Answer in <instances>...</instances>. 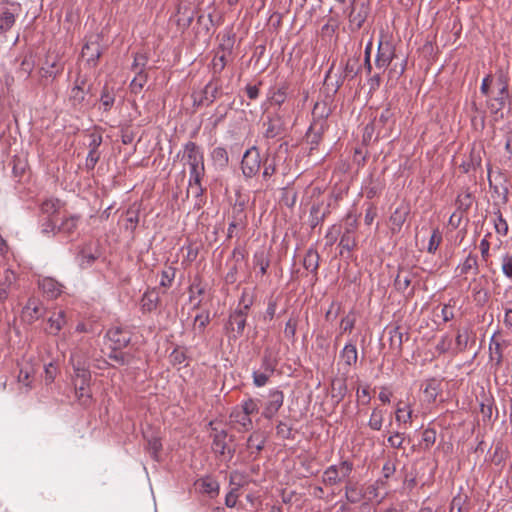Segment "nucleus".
Segmentation results:
<instances>
[{
  "instance_id": "1",
  "label": "nucleus",
  "mask_w": 512,
  "mask_h": 512,
  "mask_svg": "<svg viewBox=\"0 0 512 512\" xmlns=\"http://www.w3.org/2000/svg\"><path fill=\"white\" fill-rule=\"evenodd\" d=\"M353 463L342 461L339 464L331 465L323 473L322 481L327 486H334L343 480H347L352 473Z\"/></svg>"
},
{
  "instance_id": "2",
  "label": "nucleus",
  "mask_w": 512,
  "mask_h": 512,
  "mask_svg": "<svg viewBox=\"0 0 512 512\" xmlns=\"http://www.w3.org/2000/svg\"><path fill=\"white\" fill-rule=\"evenodd\" d=\"M183 160L189 166V174L205 173L203 152L196 143L189 141L184 145Z\"/></svg>"
},
{
  "instance_id": "3",
  "label": "nucleus",
  "mask_w": 512,
  "mask_h": 512,
  "mask_svg": "<svg viewBox=\"0 0 512 512\" xmlns=\"http://www.w3.org/2000/svg\"><path fill=\"white\" fill-rule=\"evenodd\" d=\"M358 228V217L349 212L345 218L344 231L341 235L339 246L342 250L352 251L356 245L355 233Z\"/></svg>"
},
{
  "instance_id": "4",
  "label": "nucleus",
  "mask_w": 512,
  "mask_h": 512,
  "mask_svg": "<svg viewBox=\"0 0 512 512\" xmlns=\"http://www.w3.org/2000/svg\"><path fill=\"white\" fill-rule=\"evenodd\" d=\"M252 305V301L248 300L245 307L237 308L229 317L226 329L232 333L234 339L242 336L245 326L248 311Z\"/></svg>"
},
{
  "instance_id": "5",
  "label": "nucleus",
  "mask_w": 512,
  "mask_h": 512,
  "mask_svg": "<svg viewBox=\"0 0 512 512\" xmlns=\"http://www.w3.org/2000/svg\"><path fill=\"white\" fill-rule=\"evenodd\" d=\"M91 374H77L73 377L76 397L81 405L87 406L92 402L90 389Z\"/></svg>"
},
{
  "instance_id": "6",
  "label": "nucleus",
  "mask_w": 512,
  "mask_h": 512,
  "mask_svg": "<svg viewBox=\"0 0 512 512\" xmlns=\"http://www.w3.org/2000/svg\"><path fill=\"white\" fill-rule=\"evenodd\" d=\"M261 157L256 147L248 149L242 158L241 169L245 177L251 178L258 174L261 167Z\"/></svg>"
},
{
  "instance_id": "7",
  "label": "nucleus",
  "mask_w": 512,
  "mask_h": 512,
  "mask_svg": "<svg viewBox=\"0 0 512 512\" xmlns=\"http://www.w3.org/2000/svg\"><path fill=\"white\" fill-rule=\"evenodd\" d=\"M284 403V394L279 389H271L265 403L262 415L266 419H272Z\"/></svg>"
},
{
  "instance_id": "8",
  "label": "nucleus",
  "mask_w": 512,
  "mask_h": 512,
  "mask_svg": "<svg viewBox=\"0 0 512 512\" xmlns=\"http://www.w3.org/2000/svg\"><path fill=\"white\" fill-rule=\"evenodd\" d=\"M499 91L497 96L488 100V108L491 113L498 114L505 107L508 99V85L503 76L499 77Z\"/></svg>"
},
{
  "instance_id": "9",
  "label": "nucleus",
  "mask_w": 512,
  "mask_h": 512,
  "mask_svg": "<svg viewBox=\"0 0 512 512\" xmlns=\"http://www.w3.org/2000/svg\"><path fill=\"white\" fill-rule=\"evenodd\" d=\"M220 91V79L218 76H213L212 79L205 85L198 105H210L219 97Z\"/></svg>"
},
{
  "instance_id": "10",
  "label": "nucleus",
  "mask_w": 512,
  "mask_h": 512,
  "mask_svg": "<svg viewBox=\"0 0 512 512\" xmlns=\"http://www.w3.org/2000/svg\"><path fill=\"white\" fill-rule=\"evenodd\" d=\"M43 312L41 301L38 298L30 297L23 307L22 318L28 323H33L43 315Z\"/></svg>"
},
{
  "instance_id": "11",
  "label": "nucleus",
  "mask_w": 512,
  "mask_h": 512,
  "mask_svg": "<svg viewBox=\"0 0 512 512\" xmlns=\"http://www.w3.org/2000/svg\"><path fill=\"white\" fill-rule=\"evenodd\" d=\"M107 337L113 343V350H121L126 347L131 340L130 333L120 327H113L109 329Z\"/></svg>"
},
{
  "instance_id": "12",
  "label": "nucleus",
  "mask_w": 512,
  "mask_h": 512,
  "mask_svg": "<svg viewBox=\"0 0 512 512\" xmlns=\"http://www.w3.org/2000/svg\"><path fill=\"white\" fill-rule=\"evenodd\" d=\"M395 58V50L389 43L383 44L382 42L378 45V51L375 59L377 68H387L392 60Z\"/></svg>"
},
{
  "instance_id": "13",
  "label": "nucleus",
  "mask_w": 512,
  "mask_h": 512,
  "mask_svg": "<svg viewBox=\"0 0 512 512\" xmlns=\"http://www.w3.org/2000/svg\"><path fill=\"white\" fill-rule=\"evenodd\" d=\"M81 54L82 57L86 59L88 64L95 66L102 54V49L98 41V37H96L95 40H89L83 46Z\"/></svg>"
},
{
  "instance_id": "14",
  "label": "nucleus",
  "mask_w": 512,
  "mask_h": 512,
  "mask_svg": "<svg viewBox=\"0 0 512 512\" xmlns=\"http://www.w3.org/2000/svg\"><path fill=\"white\" fill-rule=\"evenodd\" d=\"M340 364L344 366L346 372H349L350 368L357 363L358 351L354 343H347L340 351Z\"/></svg>"
},
{
  "instance_id": "15",
  "label": "nucleus",
  "mask_w": 512,
  "mask_h": 512,
  "mask_svg": "<svg viewBox=\"0 0 512 512\" xmlns=\"http://www.w3.org/2000/svg\"><path fill=\"white\" fill-rule=\"evenodd\" d=\"M16 281V274L10 269L0 271V303H4L10 293L11 286Z\"/></svg>"
},
{
  "instance_id": "16",
  "label": "nucleus",
  "mask_w": 512,
  "mask_h": 512,
  "mask_svg": "<svg viewBox=\"0 0 512 512\" xmlns=\"http://www.w3.org/2000/svg\"><path fill=\"white\" fill-rule=\"evenodd\" d=\"M160 301L159 293L155 288L148 289L141 297L140 309L143 313L154 311Z\"/></svg>"
},
{
  "instance_id": "17",
  "label": "nucleus",
  "mask_w": 512,
  "mask_h": 512,
  "mask_svg": "<svg viewBox=\"0 0 512 512\" xmlns=\"http://www.w3.org/2000/svg\"><path fill=\"white\" fill-rule=\"evenodd\" d=\"M47 322L48 327L45 328L46 333L53 336L58 335L67 323L66 314L62 310L53 312Z\"/></svg>"
},
{
  "instance_id": "18",
  "label": "nucleus",
  "mask_w": 512,
  "mask_h": 512,
  "mask_svg": "<svg viewBox=\"0 0 512 512\" xmlns=\"http://www.w3.org/2000/svg\"><path fill=\"white\" fill-rule=\"evenodd\" d=\"M80 217L77 215L64 216L57 226V233L65 236H73L76 234Z\"/></svg>"
},
{
  "instance_id": "19",
  "label": "nucleus",
  "mask_w": 512,
  "mask_h": 512,
  "mask_svg": "<svg viewBox=\"0 0 512 512\" xmlns=\"http://www.w3.org/2000/svg\"><path fill=\"white\" fill-rule=\"evenodd\" d=\"M39 288L50 299L57 298L62 293V284L53 278L45 277L39 281Z\"/></svg>"
},
{
  "instance_id": "20",
  "label": "nucleus",
  "mask_w": 512,
  "mask_h": 512,
  "mask_svg": "<svg viewBox=\"0 0 512 512\" xmlns=\"http://www.w3.org/2000/svg\"><path fill=\"white\" fill-rule=\"evenodd\" d=\"M247 217L242 208L234 209L232 221L229 223L227 237L232 238L237 235V229L243 230L246 227Z\"/></svg>"
},
{
  "instance_id": "21",
  "label": "nucleus",
  "mask_w": 512,
  "mask_h": 512,
  "mask_svg": "<svg viewBox=\"0 0 512 512\" xmlns=\"http://www.w3.org/2000/svg\"><path fill=\"white\" fill-rule=\"evenodd\" d=\"M14 11L4 3L0 4V34L9 31L15 23Z\"/></svg>"
},
{
  "instance_id": "22",
  "label": "nucleus",
  "mask_w": 512,
  "mask_h": 512,
  "mask_svg": "<svg viewBox=\"0 0 512 512\" xmlns=\"http://www.w3.org/2000/svg\"><path fill=\"white\" fill-rule=\"evenodd\" d=\"M212 449L216 454L225 455L226 451L232 457L233 451H231L226 442L227 432L225 430L218 431L214 429Z\"/></svg>"
},
{
  "instance_id": "23",
  "label": "nucleus",
  "mask_w": 512,
  "mask_h": 512,
  "mask_svg": "<svg viewBox=\"0 0 512 512\" xmlns=\"http://www.w3.org/2000/svg\"><path fill=\"white\" fill-rule=\"evenodd\" d=\"M509 344L506 341H499L492 336L489 344V358L495 361V366L499 367L503 361V346L507 347Z\"/></svg>"
},
{
  "instance_id": "24",
  "label": "nucleus",
  "mask_w": 512,
  "mask_h": 512,
  "mask_svg": "<svg viewBox=\"0 0 512 512\" xmlns=\"http://www.w3.org/2000/svg\"><path fill=\"white\" fill-rule=\"evenodd\" d=\"M325 130L324 122H312L308 132L306 134V138L308 143L311 145V149H314L321 141L322 134Z\"/></svg>"
},
{
  "instance_id": "25",
  "label": "nucleus",
  "mask_w": 512,
  "mask_h": 512,
  "mask_svg": "<svg viewBox=\"0 0 512 512\" xmlns=\"http://www.w3.org/2000/svg\"><path fill=\"white\" fill-rule=\"evenodd\" d=\"M264 126H266L264 132L266 138H275L283 132V121L279 116L269 117Z\"/></svg>"
},
{
  "instance_id": "26",
  "label": "nucleus",
  "mask_w": 512,
  "mask_h": 512,
  "mask_svg": "<svg viewBox=\"0 0 512 512\" xmlns=\"http://www.w3.org/2000/svg\"><path fill=\"white\" fill-rule=\"evenodd\" d=\"M277 365V353L271 348H266L263 353L260 370L273 374L276 370Z\"/></svg>"
},
{
  "instance_id": "27",
  "label": "nucleus",
  "mask_w": 512,
  "mask_h": 512,
  "mask_svg": "<svg viewBox=\"0 0 512 512\" xmlns=\"http://www.w3.org/2000/svg\"><path fill=\"white\" fill-rule=\"evenodd\" d=\"M70 363L73 366L74 375L90 373L87 360L79 351L71 353Z\"/></svg>"
},
{
  "instance_id": "28",
  "label": "nucleus",
  "mask_w": 512,
  "mask_h": 512,
  "mask_svg": "<svg viewBox=\"0 0 512 512\" xmlns=\"http://www.w3.org/2000/svg\"><path fill=\"white\" fill-rule=\"evenodd\" d=\"M253 265L255 268H259L261 275H265L267 273V269L270 265V259L265 248H261L254 253Z\"/></svg>"
},
{
  "instance_id": "29",
  "label": "nucleus",
  "mask_w": 512,
  "mask_h": 512,
  "mask_svg": "<svg viewBox=\"0 0 512 512\" xmlns=\"http://www.w3.org/2000/svg\"><path fill=\"white\" fill-rule=\"evenodd\" d=\"M319 260L320 256L318 252L313 248H309L304 256L303 266L306 270L310 271L311 273L317 274Z\"/></svg>"
},
{
  "instance_id": "30",
  "label": "nucleus",
  "mask_w": 512,
  "mask_h": 512,
  "mask_svg": "<svg viewBox=\"0 0 512 512\" xmlns=\"http://www.w3.org/2000/svg\"><path fill=\"white\" fill-rule=\"evenodd\" d=\"M423 392L428 402H434L441 392V381L435 378L427 380Z\"/></svg>"
},
{
  "instance_id": "31",
  "label": "nucleus",
  "mask_w": 512,
  "mask_h": 512,
  "mask_svg": "<svg viewBox=\"0 0 512 512\" xmlns=\"http://www.w3.org/2000/svg\"><path fill=\"white\" fill-rule=\"evenodd\" d=\"M459 271V275H466L470 271H473L475 275L479 273V266L477 256L473 254H469L466 259L461 263L457 269Z\"/></svg>"
},
{
  "instance_id": "32",
  "label": "nucleus",
  "mask_w": 512,
  "mask_h": 512,
  "mask_svg": "<svg viewBox=\"0 0 512 512\" xmlns=\"http://www.w3.org/2000/svg\"><path fill=\"white\" fill-rule=\"evenodd\" d=\"M345 497L349 503L355 504L363 498V493L357 483L348 479L345 485Z\"/></svg>"
},
{
  "instance_id": "33",
  "label": "nucleus",
  "mask_w": 512,
  "mask_h": 512,
  "mask_svg": "<svg viewBox=\"0 0 512 512\" xmlns=\"http://www.w3.org/2000/svg\"><path fill=\"white\" fill-rule=\"evenodd\" d=\"M409 213V210L406 206L401 205L395 209V211L390 216V222L392 224V230H400L404 222L406 221V217Z\"/></svg>"
},
{
  "instance_id": "34",
  "label": "nucleus",
  "mask_w": 512,
  "mask_h": 512,
  "mask_svg": "<svg viewBox=\"0 0 512 512\" xmlns=\"http://www.w3.org/2000/svg\"><path fill=\"white\" fill-rule=\"evenodd\" d=\"M287 89H288V86L285 83H283L279 86L272 87L268 93L269 100L273 104L281 105L286 100Z\"/></svg>"
},
{
  "instance_id": "35",
  "label": "nucleus",
  "mask_w": 512,
  "mask_h": 512,
  "mask_svg": "<svg viewBox=\"0 0 512 512\" xmlns=\"http://www.w3.org/2000/svg\"><path fill=\"white\" fill-rule=\"evenodd\" d=\"M47 67H42L40 70L42 77H57L60 75L64 69L63 64H61L57 57H55L51 62L47 60Z\"/></svg>"
},
{
  "instance_id": "36",
  "label": "nucleus",
  "mask_w": 512,
  "mask_h": 512,
  "mask_svg": "<svg viewBox=\"0 0 512 512\" xmlns=\"http://www.w3.org/2000/svg\"><path fill=\"white\" fill-rule=\"evenodd\" d=\"M194 19V11L188 7H179L178 8V18L177 25L185 30L187 29Z\"/></svg>"
},
{
  "instance_id": "37",
  "label": "nucleus",
  "mask_w": 512,
  "mask_h": 512,
  "mask_svg": "<svg viewBox=\"0 0 512 512\" xmlns=\"http://www.w3.org/2000/svg\"><path fill=\"white\" fill-rule=\"evenodd\" d=\"M211 158L214 165H216L220 169H224L228 166L229 156L227 150L224 147L214 148L211 153Z\"/></svg>"
},
{
  "instance_id": "38",
  "label": "nucleus",
  "mask_w": 512,
  "mask_h": 512,
  "mask_svg": "<svg viewBox=\"0 0 512 512\" xmlns=\"http://www.w3.org/2000/svg\"><path fill=\"white\" fill-rule=\"evenodd\" d=\"M413 411L410 405H403V402H399L395 411V419L399 423H411Z\"/></svg>"
},
{
  "instance_id": "39",
  "label": "nucleus",
  "mask_w": 512,
  "mask_h": 512,
  "mask_svg": "<svg viewBox=\"0 0 512 512\" xmlns=\"http://www.w3.org/2000/svg\"><path fill=\"white\" fill-rule=\"evenodd\" d=\"M277 170V161L276 156H267L263 161V172H262V178L265 181H268Z\"/></svg>"
},
{
  "instance_id": "40",
  "label": "nucleus",
  "mask_w": 512,
  "mask_h": 512,
  "mask_svg": "<svg viewBox=\"0 0 512 512\" xmlns=\"http://www.w3.org/2000/svg\"><path fill=\"white\" fill-rule=\"evenodd\" d=\"M148 81V75L146 72L137 71L135 73V77L132 79L130 83V91L134 94H138L142 91L143 87Z\"/></svg>"
},
{
  "instance_id": "41",
  "label": "nucleus",
  "mask_w": 512,
  "mask_h": 512,
  "mask_svg": "<svg viewBox=\"0 0 512 512\" xmlns=\"http://www.w3.org/2000/svg\"><path fill=\"white\" fill-rule=\"evenodd\" d=\"M346 391L347 385L345 380L335 379L332 381L331 395L332 398H335L337 400V402H340L345 397Z\"/></svg>"
},
{
  "instance_id": "42",
  "label": "nucleus",
  "mask_w": 512,
  "mask_h": 512,
  "mask_svg": "<svg viewBox=\"0 0 512 512\" xmlns=\"http://www.w3.org/2000/svg\"><path fill=\"white\" fill-rule=\"evenodd\" d=\"M384 421V411L378 407L372 410L368 426L374 431H380Z\"/></svg>"
},
{
  "instance_id": "43",
  "label": "nucleus",
  "mask_w": 512,
  "mask_h": 512,
  "mask_svg": "<svg viewBox=\"0 0 512 512\" xmlns=\"http://www.w3.org/2000/svg\"><path fill=\"white\" fill-rule=\"evenodd\" d=\"M176 276V268L172 265H165L163 270L161 271V281L160 286L164 288H169Z\"/></svg>"
},
{
  "instance_id": "44",
  "label": "nucleus",
  "mask_w": 512,
  "mask_h": 512,
  "mask_svg": "<svg viewBox=\"0 0 512 512\" xmlns=\"http://www.w3.org/2000/svg\"><path fill=\"white\" fill-rule=\"evenodd\" d=\"M233 422L238 423L245 430H249L252 427V420L249 415L244 414L240 409H234L230 415Z\"/></svg>"
},
{
  "instance_id": "45",
  "label": "nucleus",
  "mask_w": 512,
  "mask_h": 512,
  "mask_svg": "<svg viewBox=\"0 0 512 512\" xmlns=\"http://www.w3.org/2000/svg\"><path fill=\"white\" fill-rule=\"evenodd\" d=\"M40 209L48 218H54V214L60 209V201L58 199H47L41 204Z\"/></svg>"
},
{
  "instance_id": "46",
  "label": "nucleus",
  "mask_w": 512,
  "mask_h": 512,
  "mask_svg": "<svg viewBox=\"0 0 512 512\" xmlns=\"http://www.w3.org/2000/svg\"><path fill=\"white\" fill-rule=\"evenodd\" d=\"M200 489L203 493L214 497L219 493V483L211 478H205L200 482Z\"/></svg>"
},
{
  "instance_id": "47",
  "label": "nucleus",
  "mask_w": 512,
  "mask_h": 512,
  "mask_svg": "<svg viewBox=\"0 0 512 512\" xmlns=\"http://www.w3.org/2000/svg\"><path fill=\"white\" fill-rule=\"evenodd\" d=\"M455 342L454 353L465 351L469 342L468 330L458 331Z\"/></svg>"
},
{
  "instance_id": "48",
  "label": "nucleus",
  "mask_w": 512,
  "mask_h": 512,
  "mask_svg": "<svg viewBox=\"0 0 512 512\" xmlns=\"http://www.w3.org/2000/svg\"><path fill=\"white\" fill-rule=\"evenodd\" d=\"M312 115L314 118L313 122H324V126L326 127L325 119L329 115V110L327 109L325 103H316L314 105Z\"/></svg>"
},
{
  "instance_id": "49",
  "label": "nucleus",
  "mask_w": 512,
  "mask_h": 512,
  "mask_svg": "<svg viewBox=\"0 0 512 512\" xmlns=\"http://www.w3.org/2000/svg\"><path fill=\"white\" fill-rule=\"evenodd\" d=\"M97 258H98L97 255L90 253V252H86L85 250H82L78 254L76 259H77L79 266L83 269H86V268L92 266Z\"/></svg>"
},
{
  "instance_id": "50",
  "label": "nucleus",
  "mask_w": 512,
  "mask_h": 512,
  "mask_svg": "<svg viewBox=\"0 0 512 512\" xmlns=\"http://www.w3.org/2000/svg\"><path fill=\"white\" fill-rule=\"evenodd\" d=\"M264 445H265V438L259 432H253L247 440L248 448H255L258 452L263 450Z\"/></svg>"
},
{
  "instance_id": "51",
  "label": "nucleus",
  "mask_w": 512,
  "mask_h": 512,
  "mask_svg": "<svg viewBox=\"0 0 512 512\" xmlns=\"http://www.w3.org/2000/svg\"><path fill=\"white\" fill-rule=\"evenodd\" d=\"M382 191V184L378 180H374L373 178L369 179V183L365 187L366 197L368 199H373L378 196Z\"/></svg>"
},
{
  "instance_id": "52",
  "label": "nucleus",
  "mask_w": 512,
  "mask_h": 512,
  "mask_svg": "<svg viewBox=\"0 0 512 512\" xmlns=\"http://www.w3.org/2000/svg\"><path fill=\"white\" fill-rule=\"evenodd\" d=\"M100 101L105 111L110 110L115 102V95L107 86H104L101 92Z\"/></svg>"
},
{
  "instance_id": "53",
  "label": "nucleus",
  "mask_w": 512,
  "mask_h": 512,
  "mask_svg": "<svg viewBox=\"0 0 512 512\" xmlns=\"http://www.w3.org/2000/svg\"><path fill=\"white\" fill-rule=\"evenodd\" d=\"M468 502V496L462 493L455 495L451 501L449 512H463V506Z\"/></svg>"
},
{
  "instance_id": "54",
  "label": "nucleus",
  "mask_w": 512,
  "mask_h": 512,
  "mask_svg": "<svg viewBox=\"0 0 512 512\" xmlns=\"http://www.w3.org/2000/svg\"><path fill=\"white\" fill-rule=\"evenodd\" d=\"M272 375L273 374L268 373L263 370L253 371V373H252L253 384L256 387H263L268 383V381Z\"/></svg>"
},
{
  "instance_id": "55",
  "label": "nucleus",
  "mask_w": 512,
  "mask_h": 512,
  "mask_svg": "<svg viewBox=\"0 0 512 512\" xmlns=\"http://www.w3.org/2000/svg\"><path fill=\"white\" fill-rule=\"evenodd\" d=\"M456 205L459 211H467L472 205V196L470 193H461L456 199Z\"/></svg>"
},
{
  "instance_id": "56",
  "label": "nucleus",
  "mask_w": 512,
  "mask_h": 512,
  "mask_svg": "<svg viewBox=\"0 0 512 512\" xmlns=\"http://www.w3.org/2000/svg\"><path fill=\"white\" fill-rule=\"evenodd\" d=\"M442 242V234L438 229H434L429 239L427 251L434 254Z\"/></svg>"
},
{
  "instance_id": "57",
  "label": "nucleus",
  "mask_w": 512,
  "mask_h": 512,
  "mask_svg": "<svg viewBox=\"0 0 512 512\" xmlns=\"http://www.w3.org/2000/svg\"><path fill=\"white\" fill-rule=\"evenodd\" d=\"M34 67H35V61H34L33 57L31 55L25 56L20 64L19 73L24 75L27 78L30 76Z\"/></svg>"
},
{
  "instance_id": "58",
  "label": "nucleus",
  "mask_w": 512,
  "mask_h": 512,
  "mask_svg": "<svg viewBox=\"0 0 512 512\" xmlns=\"http://www.w3.org/2000/svg\"><path fill=\"white\" fill-rule=\"evenodd\" d=\"M147 62L148 59L144 54H135L134 61L131 66L132 71H134L135 73H137V71L146 72Z\"/></svg>"
},
{
  "instance_id": "59",
  "label": "nucleus",
  "mask_w": 512,
  "mask_h": 512,
  "mask_svg": "<svg viewBox=\"0 0 512 512\" xmlns=\"http://www.w3.org/2000/svg\"><path fill=\"white\" fill-rule=\"evenodd\" d=\"M494 228L497 234L501 236H506L508 234V224L507 221L503 218L500 212L497 213V217L494 220Z\"/></svg>"
},
{
  "instance_id": "60",
  "label": "nucleus",
  "mask_w": 512,
  "mask_h": 512,
  "mask_svg": "<svg viewBox=\"0 0 512 512\" xmlns=\"http://www.w3.org/2000/svg\"><path fill=\"white\" fill-rule=\"evenodd\" d=\"M139 221V215L135 211H127L126 219H125V229L129 230L131 233L136 229L137 223Z\"/></svg>"
},
{
  "instance_id": "61",
  "label": "nucleus",
  "mask_w": 512,
  "mask_h": 512,
  "mask_svg": "<svg viewBox=\"0 0 512 512\" xmlns=\"http://www.w3.org/2000/svg\"><path fill=\"white\" fill-rule=\"evenodd\" d=\"M366 20V12H355L354 9L351 11L349 15V21L351 24L355 25L356 29H360L363 25V23Z\"/></svg>"
},
{
  "instance_id": "62",
  "label": "nucleus",
  "mask_w": 512,
  "mask_h": 512,
  "mask_svg": "<svg viewBox=\"0 0 512 512\" xmlns=\"http://www.w3.org/2000/svg\"><path fill=\"white\" fill-rule=\"evenodd\" d=\"M241 412L247 415H251L258 411V404L256 400L252 398H248L247 400L243 401L241 404Z\"/></svg>"
},
{
  "instance_id": "63",
  "label": "nucleus",
  "mask_w": 512,
  "mask_h": 512,
  "mask_svg": "<svg viewBox=\"0 0 512 512\" xmlns=\"http://www.w3.org/2000/svg\"><path fill=\"white\" fill-rule=\"evenodd\" d=\"M411 284V279L408 275L399 273L395 279V287L397 290L404 292Z\"/></svg>"
},
{
  "instance_id": "64",
  "label": "nucleus",
  "mask_w": 512,
  "mask_h": 512,
  "mask_svg": "<svg viewBox=\"0 0 512 512\" xmlns=\"http://www.w3.org/2000/svg\"><path fill=\"white\" fill-rule=\"evenodd\" d=\"M161 448H162V444H161L160 439L154 437L148 441L147 449L154 459L157 458L158 453L160 452Z\"/></svg>"
}]
</instances>
